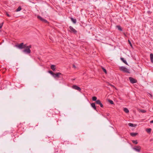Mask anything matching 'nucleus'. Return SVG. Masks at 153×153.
Returning a JSON list of instances; mask_svg holds the SVG:
<instances>
[{"mask_svg":"<svg viewBox=\"0 0 153 153\" xmlns=\"http://www.w3.org/2000/svg\"><path fill=\"white\" fill-rule=\"evenodd\" d=\"M146 131L148 133H150L151 131V129L150 128L147 129H146Z\"/></svg>","mask_w":153,"mask_h":153,"instance_id":"nucleus-24","label":"nucleus"},{"mask_svg":"<svg viewBox=\"0 0 153 153\" xmlns=\"http://www.w3.org/2000/svg\"><path fill=\"white\" fill-rule=\"evenodd\" d=\"M4 23L2 22L0 24V28H1L2 27Z\"/></svg>","mask_w":153,"mask_h":153,"instance_id":"nucleus-33","label":"nucleus"},{"mask_svg":"<svg viewBox=\"0 0 153 153\" xmlns=\"http://www.w3.org/2000/svg\"><path fill=\"white\" fill-rule=\"evenodd\" d=\"M6 15H7V16H8V17H10V16L9 15V14L7 13H6Z\"/></svg>","mask_w":153,"mask_h":153,"instance_id":"nucleus-35","label":"nucleus"},{"mask_svg":"<svg viewBox=\"0 0 153 153\" xmlns=\"http://www.w3.org/2000/svg\"><path fill=\"white\" fill-rule=\"evenodd\" d=\"M108 101L111 104L113 105L114 104L113 101L111 100H109Z\"/></svg>","mask_w":153,"mask_h":153,"instance_id":"nucleus-22","label":"nucleus"},{"mask_svg":"<svg viewBox=\"0 0 153 153\" xmlns=\"http://www.w3.org/2000/svg\"><path fill=\"white\" fill-rule=\"evenodd\" d=\"M42 21V22H43L45 23H48V21L44 19H42V21Z\"/></svg>","mask_w":153,"mask_h":153,"instance_id":"nucleus-21","label":"nucleus"},{"mask_svg":"<svg viewBox=\"0 0 153 153\" xmlns=\"http://www.w3.org/2000/svg\"><path fill=\"white\" fill-rule=\"evenodd\" d=\"M128 43H129L130 46L131 47H132V44L130 41V40H128Z\"/></svg>","mask_w":153,"mask_h":153,"instance_id":"nucleus-31","label":"nucleus"},{"mask_svg":"<svg viewBox=\"0 0 153 153\" xmlns=\"http://www.w3.org/2000/svg\"><path fill=\"white\" fill-rule=\"evenodd\" d=\"M48 72L49 73H50L53 76L54 74V73H53V72H52L51 71H49Z\"/></svg>","mask_w":153,"mask_h":153,"instance_id":"nucleus-27","label":"nucleus"},{"mask_svg":"<svg viewBox=\"0 0 153 153\" xmlns=\"http://www.w3.org/2000/svg\"><path fill=\"white\" fill-rule=\"evenodd\" d=\"M137 134H138L137 133H134V132L131 133H130V135L132 137H134V136H136V135H137Z\"/></svg>","mask_w":153,"mask_h":153,"instance_id":"nucleus-14","label":"nucleus"},{"mask_svg":"<svg viewBox=\"0 0 153 153\" xmlns=\"http://www.w3.org/2000/svg\"><path fill=\"white\" fill-rule=\"evenodd\" d=\"M140 111L143 113H144L146 112V111L145 110H143V109L140 110Z\"/></svg>","mask_w":153,"mask_h":153,"instance_id":"nucleus-29","label":"nucleus"},{"mask_svg":"<svg viewBox=\"0 0 153 153\" xmlns=\"http://www.w3.org/2000/svg\"><path fill=\"white\" fill-rule=\"evenodd\" d=\"M123 110L126 113H128L129 112L127 108H124Z\"/></svg>","mask_w":153,"mask_h":153,"instance_id":"nucleus-18","label":"nucleus"},{"mask_svg":"<svg viewBox=\"0 0 153 153\" xmlns=\"http://www.w3.org/2000/svg\"><path fill=\"white\" fill-rule=\"evenodd\" d=\"M15 46L20 49H22L25 48L26 44L24 45L23 43H21L19 44L16 45Z\"/></svg>","mask_w":153,"mask_h":153,"instance_id":"nucleus-2","label":"nucleus"},{"mask_svg":"<svg viewBox=\"0 0 153 153\" xmlns=\"http://www.w3.org/2000/svg\"><path fill=\"white\" fill-rule=\"evenodd\" d=\"M102 69L103 71L105 73V74H107V71L106 70L103 68H102Z\"/></svg>","mask_w":153,"mask_h":153,"instance_id":"nucleus-28","label":"nucleus"},{"mask_svg":"<svg viewBox=\"0 0 153 153\" xmlns=\"http://www.w3.org/2000/svg\"><path fill=\"white\" fill-rule=\"evenodd\" d=\"M132 142L133 143L135 144H137L138 143L137 141V140H133L132 141Z\"/></svg>","mask_w":153,"mask_h":153,"instance_id":"nucleus-26","label":"nucleus"},{"mask_svg":"<svg viewBox=\"0 0 153 153\" xmlns=\"http://www.w3.org/2000/svg\"><path fill=\"white\" fill-rule=\"evenodd\" d=\"M69 28L70 29L69 31L70 32L73 33L75 34H76L77 31L72 26H69Z\"/></svg>","mask_w":153,"mask_h":153,"instance_id":"nucleus-3","label":"nucleus"},{"mask_svg":"<svg viewBox=\"0 0 153 153\" xmlns=\"http://www.w3.org/2000/svg\"><path fill=\"white\" fill-rule=\"evenodd\" d=\"M62 75V74L59 72L54 73L53 77L55 78H59L61 77L60 76Z\"/></svg>","mask_w":153,"mask_h":153,"instance_id":"nucleus-4","label":"nucleus"},{"mask_svg":"<svg viewBox=\"0 0 153 153\" xmlns=\"http://www.w3.org/2000/svg\"><path fill=\"white\" fill-rule=\"evenodd\" d=\"M73 68L75 69L76 68V67L74 64L73 65Z\"/></svg>","mask_w":153,"mask_h":153,"instance_id":"nucleus-34","label":"nucleus"},{"mask_svg":"<svg viewBox=\"0 0 153 153\" xmlns=\"http://www.w3.org/2000/svg\"><path fill=\"white\" fill-rule=\"evenodd\" d=\"M42 21V22H43L45 23H48V21L44 19H42V21Z\"/></svg>","mask_w":153,"mask_h":153,"instance_id":"nucleus-20","label":"nucleus"},{"mask_svg":"<svg viewBox=\"0 0 153 153\" xmlns=\"http://www.w3.org/2000/svg\"><path fill=\"white\" fill-rule=\"evenodd\" d=\"M150 123H153V120H151L150 121Z\"/></svg>","mask_w":153,"mask_h":153,"instance_id":"nucleus-37","label":"nucleus"},{"mask_svg":"<svg viewBox=\"0 0 153 153\" xmlns=\"http://www.w3.org/2000/svg\"><path fill=\"white\" fill-rule=\"evenodd\" d=\"M116 27L118 28V30H119L121 31L122 30V29L120 26L117 25L116 26Z\"/></svg>","mask_w":153,"mask_h":153,"instance_id":"nucleus-17","label":"nucleus"},{"mask_svg":"<svg viewBox=\"0 0 153 153\" xmlns=\"http://www.w3.org/2000/svg\"><path fill=\"white\" fill-rule=\"evenodd\" d=\"M133 149L138 152H140L141 149V147L140 146H137L136 147H134Z\"/></svg>","mask_w":153,"mask_h":153,"instance_id":"nucleus-7","label":"nucleus"},{"mask_svg":"<svg viewBox=\"0 0 153 153\" xmlns=\"http://www.w3.org/2000/svg\"><path fill=\"white\" fill-rule=\"evenodd\" d=\"M51 68L53 70V71H54L56 70L55 65H52L51 66Z\"/></svg>","mask_w":153,"mask_h":153,"instance_id":"nucleus-10","label":"nucleus"},{"mask_svg":"<svg viewBox=\"0 0 153 153\" xmlns=\"http://www.w3.org/2000/svg\"><path fill=\"white\" fill-rule=\"evenodd\" d=\"M120 59L126 64V65H128V63H127V62L124 59V58H122V57H121L120 58Z\"/></svg>","mask_w":153,"mask_h":153,"instance_id":"nucleus-13","label":"nucleus"},{"mask_svg":"<svg viewBox=\"0 0 153 153\" xmlns=\"http://www.w3.org/2000/svg\"><path fill=\"white\" fill-rule=\"evenodd\" d=\"M71 21H72V22L74 24H75L76 23V19H74L72 17L70 18Z\"/></svg>","mask_w":153,"mask_h":153,"instance_id":"nucleus-11","label":"nucleus"},{"mask_svg":"<svg viewBox=\"0 0 153 153\" xmlns=\"http://www.w3.org/2000/svg\"><path fill=\"white\" fill-rule=\"evenodd\" d=\"M11 83L9 81H7L6 82V84H5L6 85H11Z\"/></svg>","mask_w":153,"mask_h":153,"instance_id":"nucleus-23","label":"nucleus"},{"mask_svg":"<svg viewBox=\"0 0 153 153\" xmlns=\"http://www.w3.org/2000/svg\"><path fill=\"white\" fill-rule=\"evenodd\" d=\"M31 48V45H30L29 46H27V45L26 44V47H25V48H29V49H30V48Z\"/></svg>","mask_w":153,"mask_h":153,"instance_id":"nucleus-32","label":"nucleus"},{"mask_svg":"<svg viewBox=\"0 0 153 153\" xmlns=\"http://www.w3.org/2000/svg\"><path fill=\"white\" fill-rule=\"evenodd\" d=\"M129 79L131 83H134L137 82V80L132 77H130Z\"/></svg>","mask_w":153,"mask_h":153,"instance_id":"nucleus-6","label":"nucleus"},{"mask_svg":"<svg viewBox=\"0 0 153 153\" xmlns=\"http://www.w3.org/2000/svg\"><path fill=\"white\" fill-rule=\"evenodd\" d=\"M26 49L23 50V52L27 54H30L31 53V50L29 48H25Z\"/></svg>","mask_w":153,"mask_h":153,"instance_id":"nucleus-5","label":"nucleus"},{"mask_svg":"<svg viewBox=\"0 0 153 153\" xmlns=\"http://www.w3.org/2000/svg\"><path fill=\"white\" fill-rule=\"evenodd\" d=\"M75 90L80 91L81 89L79 88V87H72Z\"/></svg>","mask_w":153,"mask_h":153,"instance_id":"nucleus-9","label":"nucleus"},{"mask_svg":"<svg viewBox=\"0 0 153 153\" xmlns=\"http://www.w3.org/2000/svg\"><path fill=\"white\" fill-rule=\"evenodd\" d=\"M37 18L38 19L40 20L41 21H42V19H43L39 16H37Z\"/></svg>","mask_w":153,"mask_h":153,"instance_id":"nucleus-19","label":"nucleus"},{"mask_svg":"<svg viewBox=\"0 0 153 153\" xmlns=\"http://www.w3.org/2000/svg\"><path fill=\"white\" fill-rule=\"evenodd\" d=\"M128 125L129 126L131 127H134V124L132 123H128Z\"/></svg>","mask_w":153,"mask_h":153,"instance_id":"nucleus-30","label":"nucleus"},{"mask_svg":"<svg viewBox=\"0 0 153 153\" xmlns=\"http://www.w3.org/2000/svg\"><path fill=\"white\" fill-rule=\"evenodd\" d=\"M73 86H77L76 85H73Z\"/></svg>","mask_w":153,"mask_h":153,"instance_id":"nucleus-38","label":"nucleus"},{"mask_svg":"<svg viewBox=\"0 0 153 153\" xmlns=\"http://www.w3.org/2000/svg\"><path fill=\"white\" fill-rule=\"evenodd\" d=\"M119 69L120 71H122L124 72L127 73H130L129 70L125 67H120L119 68Z\"/></svg>","mask_w":153,"mask_h":153,"instance_id":"nucleus-1","label":"nucleus"},{"mask_svg":"<svg viewBox=\"0 0 153 153\" xmlns=\"http://www.w3.org/2000/svg\"><path fill=\"white\" fill-rule=\"evenodd\" d=\"M150 58L151 62L153 63V54L151 53L150 54Z\"/></svg>","mask_w":153,"mask_h":153,"instance_id":"nucleus-15","label":"nucleus"},{"mask_svg":"<svg viewBox=\"0 0 153 153\" xmlns=\"http://www.w3.org/2000/svg\"><path fill=\"white\" fill-rule=\"evenodd\" d=\"M22 9L21 7L20 6H19L18 7L16 10V11L18 12L20 11Z\"/></svg>","mask_w":153,"mask_h":153,"instance_id":"nucleus-16","label":"nucleus"},{"mask_svg":"<svg viewBox=\"0 0 153 153\" xmlns=\"http://www.w3.org/2000/svg\"><path fill=\"white\" fill-rule=\"evenodd\" d=\"M91 106L95 110H96V108L94 103H92L91 104Z\"/></svg>","mask_w":153,"mask_h":153,"instance_id":"nucleus-12","label":"nucleus"},{"mask_svg":"<svg viewBox=\"0 0 153 153\" xmlns=\"http://www.w3.org/2000/svg\"><path fill=\"white\" fill-rule=\"evenodd\" d=\"M96 103L97 104L99 105L100 107L102 108L103 107V105L101 103L100 101V100H97L96 101Z\"/></svg>","mask_w":153,"mask_h":153,"instance_id":"nucleus-8","label":"nucleus"},{"mask_svg":"<svg viewBox=\"0 0 153 153\" xmlns=\"http://www.w3.org/2000/svg\"><path fill=\"white\" fill-rule=\"evenodd\" d=\"M92 100L94 101H96L97 98L96 97H93L92 98Z\"/></svg>","mask_w":153,"mask_h":153,"instance_id":"nucleus-25","label":"nucleus"},{"mask_svg":"<svg viewBox=\"0 0 153 153\" xmlns=\"http://www.w3.org/2000/svg\"><path fill=\"white\" fill-rule=\"evenodd\" d=\"M111 86H114L113 85H111Z\"/></svg>","mask_w":153,"mask_h":153,"instance_id":"nucleus-39","label":"nucleus"},{"mask_svg":"<svg viewBox=\"0 0 153 153\" xmlns=\"http://www.w3.org/2000/svg\"><path fill=\"white\" fill-rule=\"evenodd\" d=\"M148 94L151 97H152V94H151L149 93H148Z\"/></svg>","mask_w":153,"mask_h":153,"instance_id":"nucleus-36","label":"nucleus"}]
</instances>
